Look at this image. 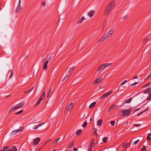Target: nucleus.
Returning <instances> with one entry per match:
<instances>
[{
    "instance_id": "48",
    "label": "nucleus",
    "mask_w": 151,
    "mask_h": 151,
    "mask_svg": "<svg viewBox=\"0 0 151 151\" xmlns=\"http://www.w3.org/2000/svg\"><path fill=\"white\" fill-rule=\"evenodd\" d=\"M147 140L151 141V138L149 137V136L148 135L147 137Z\"/></svg>"
},
{
    "instance_id": "20",
    "label": "nucleus",
    "mask_w": 151,
    "mask_h": 151,
    "mask_svg": "<svg viewBox=\"0 0 151 151\" xmlns=\"http://www.w3.org/2000/svg\"><path fill=\"white\" fill-rule=\"evenodd\" d=\"M108 137H104L103 139V141L104 143H107L108 142Z\"/></svg>"
},
{
    "instance_id": "21",
    "label": "nucleus",
    "mask_w": 151,
    "mask_h": 151,
    "mask_svg": "<svg viewBox=\"0 0 151 151\" xmlns=\"http://www.w3.org/2000/svg\"><path fill=\"white\" fill-rule=\"evenodd\" d=\"M101 69L103 70L104 69L103 67H102V65H100L98 68H97V71H99Z\"/></svg>"
},
{
    "instance_id": "7",
    "label": "nucleus",
    "mask_w": 151,
    "mask_h": 151,
    "mask_svg": "<svg viewBox=\"0 0 151 151\" xmlns=\"http://www.w3.org/2000/svg\"><path fill=\"white\" fill-rule=\"evenodd\" d=\"M108 38L106 36V35L105 34L98 41V42H101L103 41H104L106 39Z\"/></svg>"
},
{
    "instance_id": "6",
    "label": "nucleus",
    "mask_w": 151,
    "mask_h": 151,
    "mask_svg": "<svg viewBox=\"0 0 151 151\" xmlns=\"http://www.w3.org/2000/svg\"><path fill=\"white\" fill-rule=\"evenodd\" d=\"M40 141V138L38 137L35 139L32 142V143L34 145H36L39 143V142Z\"/></svg>"
},
{
    "instance_id": "18",
    "label": "nucleus",
    "mask_w": 151,
    "mask_h": 151,
    "mask_svg": "<svg viewBox=\"0 0 151 151\" xmlns=\"http://www.w3.org/2000/svg\"><path fill=\"white\" fill-rule=\"evenodd\" d=\"M70 72H70V70H69L68 71V73H67V74L66 75L65 77L63 80L62 81H64V80H65V79L66 78H67L68 76V75H69L70 74Z\"/></svg>"
},
{
    "instance_id": "45",
    "label": "nucleus",
    "mask_w": 151,
    "mask_h": 151,
    "mask_svg": "<svg viewBox=\"0 0 151 151\" xmlns=\"http://www.w3.org/2000/svg\"><path fill=\"white\" fill-rule=\"evenodd\" d=\"M127 82V80H124V81H123V82L120 85H122L124 84V83H126Z\"/></svg>"
},
{
    "instance_id": "4",
    "label": "nucleus",
    "mask_w": 151,
    "mask_h": 151,
    "mask_svg": "<svg viewBox=\"0 0 151 151\" xmlns=\"http://www.w3.org/2000/svg\"><path fill=\"white\" fill-rule=\"evenodd\" d=\"M23 129V127H21L17 129H16L13 131L11 133V134L12 135H14L16 134L17 132H19L22 130Z\"/></svg>"
},
{
    "instance_id": "17",
    "label": "nucleus",
    "mask_w": 151,
    "mask_h": 151,
    "mask_svg": "<svg viewBox=\"0 0 151 151\" xmlns=\"http://www.w3.org/2000/svg\"><path fill=\"white\" fill-rule=\"evenodd\" d=\"M96 104V103L95 102H93L91 105H89V108L91 109L93 108L95 105Z\"/></svg>"
},
{
    "instance_id": "56",
    "label": "nucleus",
    "mask_w": 151,
    "mask_h": 151,
    "mask_svg": "<svg viewBox=\"0 0 151 151\" xmlns=\"http://www.w3.org/2000/svg\"><path fill=\"white\" fill-rule=\"evenodd\" d=\"M52 57V55L51 56H50L48 58H47V60H48V61L50 60Z\"/></svg>"
},
{
    "instance_id": "29",
    "label": "nucleus",
    "mask_w": 151,
    "mask_h": 151,
    "mask_svg": "<svg viewBox=\"0 0 151 151\" xmlns=\"http://www.w3.org/2000/svg\"><path fill=\"white\" fill-rule=\"evenodd\" d=\"M9 148V147L8 146L5 147L3 148V149L1 150V151H5V150H6Z\"/></svg>"
},
{
    "instance_id": "36",
    "label": "nucleus",
    "mask_w": 151,
    "mask_h": 151,
    "mask_svg": "<svg viewBox=\"0 0 151 151\" xmlns=\"http://www.w3.org/2000/svg\"><path fill=\"white\" fill-rule=\"evenodd\" d=\"M9 71L10 72V74H11V76L9 77V78H11V77L13 75V70H9Z\"/></svg>"
},
{
    "instance_id": "62",
    "label": "nucleus",
    "mask_w": 151,
    "mask_h": 151,
    "mask_svg": "<svg viewBox=\"0 0 151 151\" xmlns=\"http://www.w3.org/2000/svg\"><path fill=\"white\" fill-rule=\"evenodd\" d=\"M45 91H44V92H43V93H42V95H43V96H45Z\"/></svg>"
},
{
    "instance_id": "52",
    "label": "nucleus",
    "mask_w": 151,
    "mask_h": 151,
    "mask_svg": "<svg viewBox=\"0 0 151 151\" xmlns=\"http://www.w3.org/2000/svg\"><path fill=\"white\" fill-rule=\"evenodd\" d=\"M128 17V16L127 15H126L124 17H123V19H127Z\"/></svg>"
},
{
    "instance_id": "1",
    "label": "nucleus",
    "mask_w": 151,
    "mask_h": 151,
    "mask_svg": "<svg viewBox=\"0 0 151 151\" xmlns=\"http://www.w3.org/2000/svg\"><path fill=\"white\" fill-rule=\"evenodd\" d=\"M115 6L114 1H112L110 2L106 6L104 12V14L106 15H108L110 13L112 10Z\"/></svg>"
},
{
    "instance_id": "25",
    "label": "nucleus",
    "mask_w": 151,
    "mask_h": 151,
    "mask_svg": "<svg viewBox=\"0 0 151 151\" xmlns=\"http://www.w3.org/2000/svg\"><path fill=\"white\" fill-rule=\"evenodd\" d=\"M73 107V103H72L70 104L69 105L68 107L69 109H68V110H70V109H72Z\"/></svg>"
},
{
    "instance_id": "44",
    "label": "nucleus",
    "mask_w": 151,
    "mask_h": 151,
    "mask_svg": "<svg viewBox=\"0 0 151 151\" xmlns=\"http://www.w3.org/2000/svg\"><path fill=\"white\" fill-rule=\"evenodd\" d=\"M139 139H138L137 140L135 141L133 143V145H136L139 141Z\"/></svg>"
},
{
    "instance_id": "57",
    "label": "nucleus",
    "mask_w": 151,
    "mask_h": 151,
    "mask_svg": "<svg viewBox=\"0 0 151 151\" xmlns=\"http://www.w3.org/2000/svg\"><path fill=\"white\" fill-rule=\"evenodd\" d=\"M144 113V111H142L141 113H140L139 114H137L136 116H137L139 115H141V114H142V113Z\"/></svg>"
},
{
    "instance_id": "12",
    "label": "nucleus",
    "mask_w": 151,
    "mask_h": 151,
    "mask_svg": "<svg viewBox=\"0 0 151 151\" xmlns=\"http://www.w3.org/2000/svg\"><path fill=\"white\" fill-rule=\"evenodd\" d=\"M111 65V63H106L104 64H102V67L104 68V69L107 66H109L110 65Z\"/></svg>"
},
{
    "instance_id": "47",
    "label": "nucleus",
    "mask_w": 151,
    "mask_h": 151,
    "mask_svg": "<svg viewBox=\"0 0 151 151\" xmlns=\"http://www.w3.org/2000/svg\"><path fill=\"white\" fill-rule=\"evenodd\" d=\"M45 96H43V95H42L41 97H40V99H42V100L44 99L45 98Z\"/></svg>"
},
{
    "instance_id": "14",
    "label": "nucleus",
    "mask_w": 151,
    "mask_h": 151,
    "mask_svg": "<svg viewBox=\"0 0 151 151\" xmlns=\"http://www.w3.org/2000/svg\"><path fill=\"white\" fill-rule=\"evenodd\" d=\"M24 104V102L23 101L19 103V104H17V106H18V108H20L21 107L23 106Z\"/></svg>"
},
{
    "instance_id": "8",
    "label": "nucleus",
    "mask_w": 151,
    "mask_h": 151,
    "mask_svg": "<svg viewBox=\"0 0 151 151\" xmlns=\"http://www.w3.org/2000/svg\"><path fill=\"white\" fill-rule=\"evenodd\" d=\"M102 78V76H100L98 78H97L95 81H94L93 82V84H97L98 83L100 82L101 81V80Z\"/></svg>"
},
{
    "instance_id": "32",
    "label": "nucleus",
    "mask_w": 151,
    "mask_h": 151,
    "mask_svg": "<svg viewBox=\"0 0 151 151\" xmlns=\"http://www.w3.org/2000/svg\"><path fill=\"white\" fill-rule=\"evenodd\" d=\"M12 151H17V149L16 147L14 146H13L12 148H11Z\"/></svg>"
},
{
    "instance_id": "43",
    "label": "nucleus",
    "mask_w": 151,
    "mask_h": 151,
    "mask_svg": "<svg viewBox=\"0 0 151 151\" xmlns=\"http://www.w3.org/2000/svg\"><path fill=\"white\" fill-rule=\"evenodd\" d=\"M134 125L135 127H140L141 125V124H134Z\"/></svg>"
},
{
    "instance_id": "2",
    "label": "nucleus",
    "mask_w": 151,
    "mask_h": 151,
    "mask_svg": "<svg viewBox=\"0 0 151 151\" xmlns=\"http://www.w3.org/2000/svg\"><path fill=\"white\" fill-rule=\"evenodd\" d=\"M131 108L128 110H122L120 113V115L121 116H124L129 115L132 111Z\"/></svg>"
},
{
    "instance_id": "31",
    "label": "nucleus",
    "mask_w": 151,
    "mask_h": 151,
    "mask_svg": "<svg viewBox=\"0 0 151 151\" xmlns=\"http://www.w3.org/2000/svg\"><path fill=\"white\" fill-rule=\"evenodd\" d=\"M87 122L86 121V122H85L83 123V124L82 125V127H86V126H87Z\"/></svg>"
},
{
    "instance_id": "13",
    "label": "nucleus",
    "mask_w": 151,
    "mask_h": 151,
    "mask_svg": "<svg viewBox=\"0 0 151 151\" xmlns=\"http://www.w3.org/2000/svg\"><path fill=\"white\" fill-rule=\"evenodd\" d=\"M103 122V120L101 119H99L98 120L97 122V124L98 126H101V124Z\"/></svg>"
},
{
    "instance_id": "38",
    "label": "nucleus",
    "mask_w": 151,
    "mask_h": 151,
    "mask_svg": "<svg viewBox=\"0 0 151 151\" xmlns=\"http://www.w3.org/2000/svg\"><path fill=\"white\" fill-rule=\"evenodd\" d=\"M41 101H40V100L38 99L37 102L36 103V104H35V106H37L39 105V104H40Z\"/></svg>"
},
{
    "instance_id": "34",
    "label": "nucleus",
    "mask_w": 151,
    "mask_h": 151,
    "mask_svg": "<svg viewBox=\"0 0 151 151\" xmlns=\"http://www.w3.org/2000/svg\"><path fill=\"white\" fill-rule=\"evenodd\" d=\"M28 55V54H24L22 56V57L24 59H25Z\"/></svg>"
},
{
    "instance_id": "5",
    "label": "nucleus",
    "mask_w": 151,
    "mask_h": 151,
    "mask_svg": "<svg viewBox=\"0 0 151 151\" xmlns=\"http://www.w3.org/2000/svg\"><path fill=\"white\" fill-rule=\"evenodd\" d=\"M112 92V90H110L109 91L104 94L100 98V99L101 100L105 98L109 95Z\"/></svg>"
},
{
    "instance_id": "35",
    "label": "nucleus",
    "mask_w": 151,
    "mask_h": 151,
    "mask_svg": "<svg viewBox=\"0 0 151 151\" xmlns=\"http://www.w3.org/2000/svg\"><path fill=\"white\" fill-rule=\"evenodd\" d=\"M83 19H86L84 17H83L81 19V20L80 21L79 20L78 22V23H81Z\"/></svg>"
},
{
    "instance_id": "28",
    "label": "nucleus",
    "mask_w": 151,
    "mask_h": 151,
    "mask_svg": "<svg viewBox=\"0 0 151 151\" xmlns=\"http://www.w3.org/2000/svg\"><path fill=\"white\" fill-rule=\"evenodd\" d=\"M18 109V108L17 105L16 106L12 108L11 110H14Z\"/></svg>"
},
{
    "instance_id": "16",
    "label": "nucleus",
    "mask_w": 151,
    "mask_h": 151,
    "mask_svg": "<svg viewBox=\"0 0 151 151\" xmlns=\"http://www.w3.org/2000/svg\"><path fill=\"white\" fill-rule=\"evenodd\" d=\"M116 107V106L114 105L113 104L111 106H110V107L109 108V111H110L112 109H114Z\"/></svg>"
},
{
    "instance_id": "59",
    "label": "nucleus",
    "mask_w": 151,
    "mask_h": 151,
    "mask_svg": "<svg viewBox=\"0 0 151 151\" xmlns=\"http://www.w3.org/2000/svg\"><path fill=\"white\" fill-rule=\"evenodd\" d=\"M38 127V126H35L34 127V129H37Z\"/></svg>"
},
{
    "instance_id": "39",
    "label": "nucleus",
    "mask_w": 151,
    "mask_h": 151,
    "mask_svg": "<svg viewBox=\"0 0 151 151\" xmlns=\"http://www.w3.org/2000/svg\"><path fill=\"white\" fill-rule=\"evenodd\" d=\"M115 123V121H111L110 122V124L112 126H113L114 125Z\"/></svg>"
},
{
    "instance_id": "24",
    "label": "nucleus",
    "mask_w": 151,
    "mask_h": 151,
    "mask_svg": "<svg viewBox=\"0 0 151 151\" xmlns=\"http://www.w3.org/2000/svg\"><path fill=\"white\" fill-rule=\"evenodd\" d=\"M52 91V88H51L48 93L47 95V97H48L50 96L51 95Z\"/></svg>"
},
{
    "instance_id": "15",
    "label": "nucleus",
    "mask_w": 151,
    "mask_h": 151,
    "mask_svg": "<svg viewBox=\"0 0 151 151\" xmlns=\"http://www.w3.org/2000/svg\"><path fill=\"white\" fill-rule=\"evenodd\" d=\"M151 90V88H149L147 90H145L143 92V93H149Z\"/></svg>"
},
{
    "instance_id": "33",
    "label": "nucleus",
    "mask_w": 151,
    "mask_h": 151,
    "mask_svg": "<svg viewBox=\"0 0 151 151\" xmlns=\"http://www.w3.org/2000/svg\"><path fill=\"white\" fill-rule=\"evenodd\" d=\"M146 147L145 146L143 145V147L141 149V150L142 151H146Z\"/></svg>"
},
{
    "instance_id": "60",
    "label": "nucleus",
    "mask_w": 151,
    "mask_h": 151,
    "mask_svg": "<svg viewBox=\"0 0 151 151\" xmlns=\"http://www.w3.org/2000/svg\"><path fill=\"white\" fill-rule=\"evenodd\" d=\"M58 142L57 140H56V139H55V140H54V142H53V143H55L56 144V143H57Z\"/></svg>"
},
{
    "instance_id": "54",
    "label": "nucleus",
    "mask_w": 151,
    "mask_h": 151,
    "mask_svg": "<svg viewBox=\"0 0 151 151\" xmlns=\"http://www.w3.org/2000/svg\"><path fill=\"white\" fill-rule=\"evenodd\" d=\"M94 145V142H91V145H90V146L92 147Z\"/></svg>"
},
{
    "instance_id": "37",
    "label": "nucleus",
    "mask_w": 151,
    "mask_h": 151,
    "mask_svg": "<svg viewBox=\"0 0 151 151\" xmlns=\"http://www.w3.org/2000/svg\"><path fill=\"white\" fill-rule=\"evenodd\" d=\"M148 39H149L148 38H145L143 40V42L144 43H145L146 42H147V41L148 40Z\"/></svg>"
},
{
    "instance_id": "23",
    "label": "nucleus",
    "mask_w": 151,
    "mask_h": 151,
    "mask_svg": "<svg viewBox=\"0 0 151 151\" xmlns=\"http://www.w3.org/2000/svg\"><path fill=\"white\" fill-rule=\"evenodd\" d=\"M74 144V141H73L70 142V144H69L68 147L69 148L71 147H73V146Z\"/></svg>"
},
{
    "instance_id": "46",
    "label": "nucleus",
    "mask_w": 151,
    "mask_h": 151,
    "mask_svg": "<svg viewBox=\"0 0 151 151\" xmlns=\"http://www.w3.org/2000/svg\"><path fill=\"white\" fill-rule=\"evenodd\" d=\"M150 99H151V96L150 95H149V96L147 97L146 101Z\"/></svg>"
},
{
    "instance_id": "49",
    "label": "nucleus",
    "mask_w": 151,
    "mask_h": 151,
    "mask_svg": "<svg viewBox=\"0 0 151 151\" xmlns=\"http://www.w3.org/2000/svg\"><path fill=\"white\" fill-rule=\"evenodd\" d=\"M92 150V147L89 146L88 149V151H91Z\"/></svg>"
},
{
    "instance_id": "40",
    "label": "nucleus",
    "mask_w": 151,
    "mask_h": 151,
    "mask_svg": "<svg viewBox=\"0 0 151 151\" xmlns=\"http://www.w3.org/2000/svg\"><path fill=\"white\" fill-rule=\"evenodd\" d=\"M128 145V143H124L122 145V148H124L126 147Z\"/></svg>"
},
{
    "instance_id": "11",
    "label": "nucleus",
    "mask_w": 151,
    "mask_h": 151,
    "mask_svg": "<svg viewBox=\"0 0 151 151\" xmlns=\"http://www.w3.org/2000/svg\"><path fill=\"white\" fill-rule=\"evenodd\" d=\"M48 63V60H46L45 62L44 63V65L43 66V69L44 70H45L47 67V64Z\"/></svg>"
},
{
    "instance_id": "27",
    "label": "nucleus",
    "mask_w": 151,
    "mask_h": 151,
    "mask_svg": "<svg viewBox=\"0 0 151 151\" xmlns=\"http://www.w3.org/2000/svg\"><path fill=\"white\" fill-rule=\"evenodd\" d=\"M150 84H151V81L149 82V83H147V84H146L145 85H144V86H143L142 87V88H144L145 87H147V86H149L150 85Z\"/></svg>"
},
{
    "instance_id": "42",
    "label": "nucleus",
    "mask_w": 151,
    "mask_h": 151,
    "mask_svg": "<svg viewBox=\"0 0 151 151\" xmlns=\"http://www.w3.org/2000/svg\"><path fill=\"white\" fill-rule=\"evenodd\" d=\"M44 123H45V122H42V123H40L39 124H38L37 125V126H38V127H39L41 126H42Z\"/></svg>"
},
{
    "instance_id": "51",
    "label": "nucleus",
    "mask_w": 151,
    "mask_h": 151,
    "mask_svg": "<svg viewBox=\"0 0 151 151\" xmlns=\"http://www.w3.org/2000/svg\"><path fill=\"white\" fill-rule=\"evenodd\" d=\"M34 87L33 86V87H32V88H31L30 89H29L28 91V92H30L31 91H32L33 90V89Z\"/></svg>"
},
{
    "instance_id": "3",
    "label": "nucleus",
    "mask_w": 151,
    "mask_h": 151,
    "mask_svg": "<svg viewBox=\"0 0 151 151\" xmlns=\"http://www.w3.org/2000/svg\"><path fill=\"white\" fill-rule=\"evenodd\" d=\"M114 29H110L109 31L106 34H105L106 36L108 37H111L113 36V34L114 33Z\"/></svg>"
},
{
    "instance_id": "53",
    "label": "nucleus",
    "mask_w": 151,
    "mask_h": 151,
    "mask_svg": "<svg viewBox=\"0 0 151 151\" xmlns=\"http://www.w3.org/2000/svg\"><path fill=\"white\" fill-rule=\"evenodd\" d=\"M138 83L137 82H134V83H133L131 85V86H134L136 85Z\"/></svg>"
},
{
    "instance_id": "61",
    "label": "nucleus",
    "mask_w": 151,
    "mask_h": 151,
    "mask_svg": "<svg viewBox=\"0 0 151 151\" xmlns=\"http://www.w3.org/2000/svg\"><path fill=\"white\" fill-rule=\"evenodd\" d=\"M148 108H149L148 107L144 111H144V112L147 111L148 110Z\"/></svg>"
},
{
    "instance_id": "58",
    "label": "nucleus",
    "mask_w": 151,
    "mask_h": 151,
    "mask_svg": "<svg viewBox=\"0 0 151 151\" xmlns=\"http://www.w3.org/2000/svg\"><path fill=\"white\" fill-rule=\"evenodd\" d=\"M73 150L74 151H77V148H76V147H75L73 148Z\"/></svg>"
},
{
    "instance_id": "9",
    "label": "nucleus",
    "mask_w": 151,
    "mask_h": 151,
    "mask_svg": "<svg viewBox=\"0 0 151 151\" xmlns=\"http://www.w3.org/2000/svg\"><path fill=\"white\" fill-rule=\"evenodd\" d=\"M20 0H19V6L17 7L16 9V13H19L20 9Z\"/></svg>"
},
{
    "instance_id": "30",
    "label": "nucleus",
    "mask_w": 151,
    "mask_h": 151,
    "mask_svg": "<svg viewBox=\"0 0 151 151\" xmlns=\"http://www.w3.org/2000/svg\"><path fill=\"white\" fill-rule=\"evenodd\" d=\"M23 110H21L20 111L17 112H16L15 113V114H16V115H17V114H22V112H23Z\"/></svg>"
},
{
    "instance_id": "41",
    "label": "nucleus",
    "mask_w": 151,
    "mask_h": 151,
    "mask_svg": "<svg viewBox=\"0 0 151 151\" xmlns=\"http://www.w3.org/2000/svg\"><path fill=\"white\" fill-rule=\"evenodd\" d=\"M75 68V67H72V68H70L69 70L70 71V72L72 71Z\"/></svg>"
},
{
    "instance_id": "50",
    "label": "nucleus",
    "mask_w": 151,
    "mask_h": 151,
    "mask_svg": "<svg viewBox=\"0 0 151 151\" xmlns=\"http://www.w3.org/2000/svg\"><path fill=\"white\" fill-rule=\"evenodd\" d=\"M46 4V2L45 1H43L42 2V6H45Z\"/></svg>"
},
{
    "instance_id": "63",
    "label": "nucleus",
    "mask_w": 151,
    "mask_h": 151,
    "mask_svg": "<svg viewBox=\"0 0 151 151\" xmlns=\"http://www.w3.org/2000/svg\"><path fill=\"white\" fill-rule=\"evenodd\" d=\"M6 151H12V149L10 148L8 149L7 150H6Z\"/></svg>"
},
{
    "instance_id": "10",
    "label": "nucleus",
    "mask_w": 151,
    "mask_h": 151,
    "mask_svg": "<svg viewBox=\"0 0 151 151\" xmlns=\"http://www.w3.org/2000/svg\"><path fill=\"white\" fill-rule=\"evenodd\" d=\"M95 12L94 11H92L88 12V15L90 17H91L94 15Z\"/></svg>"
},
{
    "instance_id": "55",
    "label": "nucleus",
    "mask_w": 151,
    "mask_h": 151,
    "mask_svg": "<svg viewBox=\"0 0 151 151\" xmlns=\"http://www.w3.org/2000/svg\"><path fill=\"white\" fill-rule=\"evenodd\" d=\"M140 109V108H137V109H136L135 111H134L133 113H135V112L139 110Z\"/></svg>"
},
{
    "instance_id": "26",
    "label": "nucleus",
    "mask_w": 151,
    "mask_h": 151,
    "mask_svg": "<svg viewBox=\"0 0 151 151\" xmlns=\"http://www.w3.org/2000/svg\"><path fill=\"white\" fill-rule=\"evenodd\" d=\"M97 131L96 128H93V134H95L96 136H97L98 135L97 133Z\"/></svg>"
},
{
    "instance_id": "64",
    "label": "nucleus",
    "mask_w": 151,
    "mask_h": 151,
    "mask_svg": "<svg viewBox=\"0 0 151 151\" xmlns=\"http://www.w3.org/2000/svg\"><path fill=\"white\" fill-rule=\"evenodd\" d=\"M137 78V76H135L133 78V79H136V78Z\"/></svg>"
},
{
    "instance_id": "19",
    "label": "nucleus",
    "mask_w": 151,
    "mask_h": 151,
    "mask_svg": "<svg viewBox=\"0 0 151 151\" xmlns=\"http://www.w3.org/2000/svg\"><path fill=\"white\" fill-rule=\"evenodd\" d=\"M82 132V130H81V129H79L76 132V135H79L81 134Z\"/></svg>"
},
{
    "instance_id": "22",
    "label": "nucleus",
    "mask_w": 151,
    "mask_h": 151,
    "mask_svg": "<svg viewBox=\"0 0 151 151\" xmlns=\"http://www.w3.org/2000/svg\"><path fill=\"white\" fill-rule=\"evenodd\" d=\"M132 99V98H130V99H128L126 100L125 101H124V104L128 103H130L131 102V101Z\"/></svg>"
}]
</instances>
